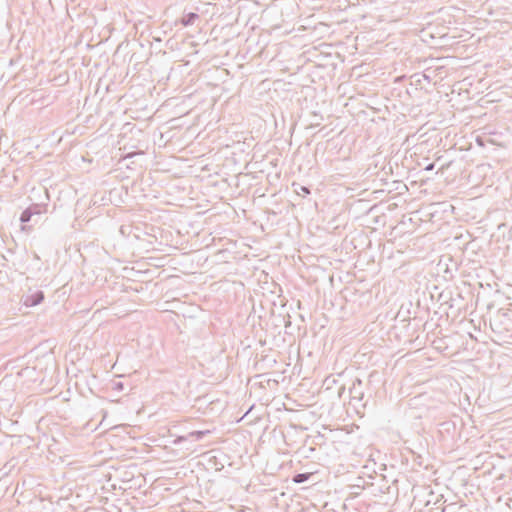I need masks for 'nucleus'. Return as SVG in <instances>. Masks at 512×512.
Wrapping results in <instances>:
<instances>
[{
  "instance_id": "obj_1",
  "label": "nucleus",
  "mask_w": 512,
  "mask_h": 512,
  "mask_svg": "<svg viewBox=\"0 0 512 512\" xmlns=\"http://www.w3.org/2000/svg\"><path fill=\"white\" fill-rule=\"evenodd\" d=\"M349 395H350V400L353 403V405H356L357 403H359L363 400L364 388H363V382L361 379L356 378L353 381L352 386L349 388Z\"/></svg>"
},
{
  "instance_id": "obj_2",
  "label": "nucleus",
  "mask_w": 512,
  "mask_h": 512,
  "mask_svg": "<svg viewBox=\"0 0 512 512\" xmlns=\"http://www.w3.org/2000/svg\"><path fill=\"white\" fill-rule=\"evenodd\" d=\"M44 300V293L41 290H37L36 292L26 295L23 297V304L26 307H34L39 305Z\"/></svg>"
},
{
  "instance_id": "obj_3",
  "label": "nucleus",
  "mask_w": 512,
  "mask_h": 512,
  "mask_svg": "<svg viewBox=\"0 0 512 512\" xmlns=\"http://www.w3.org/2000/svg\"><path fill=\"white\" fill-rule=\"evenodd\" d=\"M210 431L209 430H196V431H192V432H189L187 435H184V436H178L174 443L175 444H179L183 441H186L188 439H191L193 441H199L201 439L204 438L205 435L209 434Z\"/></svg>"
},
{
  "instance_id": "obj_4",
  "label": "nucleus",
  "mask_w": 512,
  "mask_h": 512,
  "mask_svg": "<svg viewBox=\"0 0 512 512\" xmlns=\"http://www.w3.org/2000/svg\"><path fill=\"white\" fill-rule=\"evenodd\" d=\"M199 18V15L195 12H189L185 14L181 19L180 23L184 27H188L194 24V22Z\"/></svg>"
},
{
  "instance_id": "obj_5",
  "label": "nucleus",
  "mask_w": 512,
  "mask_h": 512,
  "mask_svg": "<svg viewBox=\"0 0 512 512\" xmlns=\"http://www.w3.org/2000/svg\"><path fill=\"white\" fill-rule=\"evenodd\" d=\"M292 186L294 187V191L298 194V195H309L311 193V190L309 187L307 186H303V185H300V184H296V183H293Z\"/></svg>"
},
{
  "instance_id": "obj_6",
  "label": "nucleus",
  "mask_w": 512,
  "mask_h": 512,
  "mask_svg": "<svg viewBox=\"0 0 512 512\" xmlns=\"http://www.w3.org/2000/svg\"><path fill=\"white\" fill-rule=\"evenodd\" d=\"M309 478H310L309 473H298V474L294 475L293 481L295 483L301 484V483L306 482Z\"/></svg>"
},
{
  "instance_id": "obj_7",
  "label": "nucleus",
  "mask_w": 512,
  "mask_h": 512,
  "mask_svg": "<svg viewBox=\"0 0 512 512\" xmlns=\"http://www.w3.org/2000/svg\"><path fill=\"white\" fill-rule=\"evenodd\" d=\"M28 210H31V216L40 215L43 211V207L39 204H32L27 207Z\"/></svg>"
},
{
  "instance_id": "obj_8",
  "label": "nucleus",
  "mask_w": 512,
  "mask_h": 512,
  "mask_svg": "<svg viewBox=\"0 0 512 512\" xmlns=\"http://www.w3.org/2000/svg\"><path fill=\"white\" fill-rule=\"evenodd\" d=\"M32 219V216H31V210H28L27 208L21 213L20 215V221L21 223L23 224H26L28 223L29 221H31Z\"/></svg>"
},
{
  "instance_id": "obj_9",
  "label": "nucleus",
  "mask_w": 512,
  "mask_h": 512,
  "mask_svg": "<svg viewBox=\"0 0 512 512\" xmlns=\"http://www.w3.org/2000/svg\"><path fill=\"white\" fill-rule=\"evenodd\" d=\"M112 389L118 392H121L124 390V383L121 381H114L112 383Z\"/></svg>"
},
{
  "instance_id": "obj_10",
  "label": "nucleus",
  "mask_w": 512,
  "mask_h": 512,
  "mask_svg": "<svg viewBox=\"0 0 512 512\" xmlns=\"http://www.w3.org/2000/svg\"><path fill=\"white\" fill-rule=\"evenodd\" d=\"M457 505L455 503H450L449 505L445 506L442 510V512H450L452 510L457 509Z\"/></svg>"
},
{
  "instance_id": "obj_11",
  "label": "nucleus",
  "mask_w": 512,
  "mask_h": 512,
  "mask_svg": "<svg viewBox=\"0 0 512 512\" xmlns=\"http://www.w3.org/2000/svg\"><path fill=\"white\" fill-rule=\"evenodd\" d=\"M435 167V163H430L425 167L426 171H432Z\"/></svg>"
},
{
  "instance_id": "obj_12",
  "label": "nucleus",
  "mask_w": 512,
  "mask_h": 512,
  "mask_svg": "<svg viewBox=\"0 0 512 512\" xmlns=\"http://www.w3.org/2000/svg\"><path fill=\"white\" fill-rule=\"evenodd\" d=\"M344 391H345V387H344V386H341V387L339 388V391H338V395H339V397H341V396H342V394L344 393Z\"/></svg>"
},
{
  "instance_id": "obj_13",
  "label": "nucleus",
  "mask_w": 512,
  "mask_h": 512,
  "mask_svg": "<svg viewBox=\"0 0 512 512\" xmlns=\"http://www.w3.org/2000/svg\"><path fill=\"white\" fill-rule=\"evenodd\" d=\"M290 325H291V322L288 320V321L286 322V324H285V327H288V326H290Z\"/></svg>"
}]
</instances>
